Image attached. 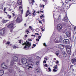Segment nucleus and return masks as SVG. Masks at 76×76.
<instances>
[{
    "label": "nucleus",
    "instance_id": "nucleus-5",
    "mask_svg": "<svg viewBox=\"0 0 76 76\" xmlns=\"http://www.w3.org/2000/svg\"><path fill=\"white\" fill-rule=\"evenodd\" d=\"M5 35V29L2 28L0 30V35Z\"/></svg>",
    "mask_w": 76,
    "mask_h": 76
},
{
    "label": "nucleus",
    "instance_id": "nucleus-34",
    "mask_svg": "<svg viewBox=\"0 0 76 76\" xmlns=\"http://www.w3.org/2000/svg\"><path fill=\"white\" fill-rule=\"evenodd\" d=\"M13 47L14 48H18V47H17L16 46H13Z\"/></svg>",
    "mask_w": 76,
    "mask_h": 76
},
{
    "label": "nucleus",
    "instance_id": "nucleus-49",
    "mask_svg": "<svg viewBox=\"0 0 76 76\" xmlns=\"http://www.w3.org/2000/svg\"><path fill=\"white\" fill-rule=\"evenodd\" d=\"M43 63H46L47 62V61H46L45 60H44V61H43Z\"/></svg>",
    "mask_w": 76,
    "mask_h": 76
},
{
    "label": "nucleus",
    "instance_id": "nucleus-14",
    "mask_svg": "<svg viewBox=\"0 0 76 76\" xmlns=\"http://www.w3.org/2000/svg\"><path fill=\"white\" fill-rule=\"evenodd\" d=\"M13 27V23H11L10 24H9L7 26L8 28H12Z\"/></svg>",
    "mask_w": 76,
    "mask_h": 76
},
{
    "label": "nucleus",
    "instance_id": "nucleus-39",
    "mask_svg": "<svg viewBox=\"0 0 76 76\" xmlns=\"http://www.w3.org/2000/svg\"><path fill=\"white\" fill-rule=\"evenodd\" d=\"M56 56H58V54H59V53H56Z\"/></svg>",
    "mask_w": 76,
    "mask_h": 76
},
{
    "label": "nucleus",
    "instance_id": "nucleus-33",
    "mask_svg": "<svg viewBox=\"0 0 76 76\" xmlns=\"http://www.w3.org/2000/svg\"><path fill=\"white\" fill-rule=\"evenodd\" d=\"M33 68V67H31V66H29V68H27V69H28V70L29 69H32Z\"/></svg>",
    "mask_w": 76,
    "mask_h": 76
},
{
    "label": "nucleus",
    "instance_id": "nucleus-64",
    "mask_svg": "<svg viewBox=\"0 0 76 76\" xmlns=\"http://www.w3.org/2000/svg\"><path fill=\"white\" fill-rule=\"evenodd\" d=\"M42 5H41L39 6V7H42Z\"/></svg>",
    "mask_w": 76,
    "mask_h": 76
},
{
    "label": "nucleus",
    "instance_id": "nucleus-52",
    "mask_svg": "<svg viewBox=\"0 0 76 76\" xmlns=\"http://www.w3.org/2000/svg\"><path fill=\"white\" fill-rule=\"evenodd\" d=\"M29 28L30 29H31V30H32V27H31V26H30Z\"/></svg>",
    "mask_w": 76,
    "mask_h": 76
},
{
    "label": "nucleus",
    "instance_id": "nucleus-30",
    "mask_svg": "<svg viewBox=\"0 0 76 76\" xmlns=\"http://www.w3.org/2000/svg\"><path fill=\"white\" fill-rule=\"evenodd\" d=\"M7 22V20H4L3 21V23H6Z\"/></svg>",
    "mask_w": 76,
    "mask_h": 76
},
{
    "label": "nucleus",
    "instance_id": "nucleus-46",
    "mask_svg": "<svg viewBox=\"0 0 76 76\" xmlns=\"http://www.w3.org/2000/svg\"><path fill=\"white\" fill-rule=\"evenodd\" d=\"M53 68H54V69H57V67H56V66H54V67H53Z\"/></svg>",
    "mask_w": 76,
    "mask_h": 76
},
{
    "label": "nucleus",
    "instance_id": "nucleus-62",
    "mask_svg": "<svg viewBox=\"0 0 76 76\" xmlns=\"http://www.w3.org/2000/svg\"><path fill=\"white\" fill-rule=\"evenodd\" d=\"M39 23H41V24H42V23L40 21H39Z\"/></svg>",
    "mask_w": 76,
    "mask_h": 76
},
{
    "label": "nucleus",
    "instance_id": "nucleus-47",
    "mask_svg": "<svg viewBox=\"0 0 76 76\" xmlns=\"http://www.w3.org/2000/svg\"><path fill=\"white\" fill-rule=\"evenodd\" d=\"M74 31H76V27H74Z\"/></svg>",
    "mask_w": 76,
    "mask_h": 76
},
{
    "label": "nucleus",
    "instance_id": "nucleus-53",
    "mask_svg": "<svg viewBox=\"0 0 76 76\" xmlns=\"http://www.w3.org/2000/svg\"><path fill=\"white\" fill-rule=\"evenodd\" d=\"M48 69L49 70V71H51V68H50V67L48 68Z\"/></svg>",
    "mask_w": 76,
    "mask_h": 76
},
{
    "label": "nucleus",
    "instance_id": "nucleus-60",
    "mask_svg": "<svg viewBox=\"0 0 76 76\" xmlns=\"http://www.w3.org/2000/svg\"><path fill=\"white\" fill-rule=\"evenodd\" d=\"M43 29L42 28H41V29H42V31H44V29Z\"/></svg>",
    "mask_w": 76,
    "mask_h": 76
},
{
    "label": "nucleus",
    "instance_id": "nucleus-42",
    "mask_svg": "<svg viewBox=\"0 0 76 76\" xmlns=\"http://www.w3.org/2000/svg\"><path fill=\"white\" fill-rule=\"evenodd\" d=\"M42 17L43 18H44V15H42V16H40V18H42Z\"/></svg>",
    "mask_w": 76,
    "mask_h": 76
},
{
    "label": "nucleus",
    "instance_id": "nucleus-11",
    "mask_svg": "<svg viewBox=\"0 0 76 76\" xmlns=\"http://www.w3.org/2000/svg\"><path fill=\"white\" fill-rule=\"evenodd\" d=\"M57 27V29L58 31H61V29H62V28H63L62 26L59 25V24L58 25Z\"/></svg>",
    "mask_w": 76,
    "mask_h": 76
},
{
    "label": "nucleus",
    "instance_id": "nucleus-31",
    "mask_svg": "<svg viewBox=\"0 0 76 76\" xmlns=\"http://www.w3.org/2000/svg\"><path fill=\"white\" fill-rule=\"evenodd\" d=\"M71 5H67L66 6V7H67V8H68V9H69V8H70V6Z\"/></svg>",
    "mask_w": 76,
    "mask_h": 76
},
{
    "label": "nucleus",
    "instance_id": "nucleus-35",
    "mask_svg": "<svg viewBox=\"0 0 76 76\" xmlns=\"http://www.w3.org/2000/svg\"><path fill=\"white\" fill-rule=\"evenodd\" d=\"M36 71L37 73H40V69H39V71H38V70H37Z\"/></svg>",
    "mask_w": 76,
    "mask_h": 76
},
{
    "label": "nucleus",
    "instance_id": "nucleus-59",
    "mask_svg": "<svg viewBox=\"0 0 76 76\" xmlns=\"http://www.w3.org/2000/svg\"><path fill=\"white\" fill-rule=\"evenodd\" d=\"M31 36H32V37H35V35H34L33 34H32Z\"/></svg>",
    "mask_w": 76,
    "mask_h": 76
},
{
    "label": "nucleus",
    "instance_id": "nucleus-22",
    "mask_svg": "<svg viewBox=\"0 0 76 76\" xmlns=\"http://www.w3.org/2000/svg\"><path fill=\"white\" fill-rule=\"evenodd\" d=\"M3 4L0 5V10H3Z\"/></svg>",
    "mask_w": 76,
    "mask_h": 76
},
{
    "label": "nucleus",
    "instance_id": "nucleus-58",
    "mask_svg": "<svg viewBox=\"0 0 76 76\" xmlns=\"http://www.w3.org/2000/svg\"><path fill=\"white\" fill-rule=\"evenodd\" d=\"M59 63V62L58 61H56V64H58Z\"/></svg>",
    "mask_w": 76,
    "mask_h": 76
},
{
    "label": "nucleus",
    "instance_id": "nucleus-4",
    "mask_svg": "<svg viewBox=\"0 0 76 76\" xmlns=\"http://www.w3.org/2000/svg\"><path fill=\"white\" fill-rule=\"evenodd\" d=\"M10 66H14V67H15L16 68H17L16 64V62H15L14 60H12L11 61L10 64Z\"/></svg>",
    "mask_w": 76,
    "mask_h": 76
},
{
    "label": "nucleus",
    "instance_id": "nucleus-16",
    "mask_svg": "<svg viewBox=\"0 0 76 76\" xmlns=\"http://www.w3.org/2000/svg\"><path fill=\"white\" fill-rule=\"evenodd\" d=\"M27 60L28 61V62H30L32 60V58L31 57H28L27 58Z\"/></svg>",
    "mask_w": 76,
    "mask_h": 76
},
{
    "label": "nucleus",
    "instance_id": "nucleus-9",
    "mask_svg": "<svg viewBox=\"0 0 76 76\" xmlns=\"http://www.w3.org/2000/svg\"><path fill=\"white\" fill-rule=\"evenodd\" d=\"M22 60V63L23 64H25L26 63V62L27 61V58H22L21 59Z\"/></svg>",
    "mask_w": 76,
    "mask_h": 76
},
{
    "label": "nucleus",
    "instance_id": "nucleus-3",
    "mask_svg": "<svg viewBox=\"0 0 76 76\" xmlns=\"http://www.w3.org/2000/svg\"><path fill=\"white\" fill-rule=\"evenodd\" d=\"M30 62L28 61V60H27V61L26 62L25 64H23L22 65V67L24 69H26V66H28L30 64H29Z\"/></svg>",
    "mask_w": 76,
    "mask_h": 76
},
{
    "label": "nucleus",
    "instance_id": "nucleus-37",
    "mask_svg": "<svg viewBox=\"0 0 76 76\" xmlns=\"http://www.w3.org/2000/svg\"><path fill=\"white\" fill-rule=\"evenodd\" d=\"M39 61H38L37 63H36V64L37 65H38L39 64Z\"/></svg>",
    "mask_w": 76,
    "mask_h": 76
},
{
    "label": "nucleus",
    "instance_id": "nucleus-2",
    "mask_svg": "<svg viewBox=\"0 0 76 76\" xmlns=\"http://www.w3.org/2000/svg\"><path fill=\"white\" fill-rule=\"evenodd\" d=\"M23 45H26L24 48V49L25 48H27V47L28 46V48H29V47L31 46V44L29 42H28V41H27L26 42L22 44Z\"/></svg>",
    "mask_w": 76,
    "mask_h": 76
},
{
    "label": "nucleus",
    "instance_id": "nucleus-15",
    "mask_svg": "<svg viewBox=\"0 0 76 76\" xmlns=\"http://www.w3.org/2000/svg\"><path fill=\"white\" fill-rule=\"evenodd\" d=\"M66 51L68 54H70L71 51V48L70 47H68L66 49Z\"/></svg>",
    "mask_w": 76,
    "mask_h": 76
},
{
    "label": "nucleus",
    "instance_id": "nucleus-55",
    "mask_svg": "<svg viewBox=\"0 0 76 76\" xmlns=\"http://www.w3.org/2000/svg\"><path fill=\"white\" fill-rule=\"evenodd\" d=\"M7 45L8 44V45H9V44H10V42H7Z\"/></svg>",
    "mask_w": 76,
    "mask_h": 76
},
{
    "label": "nucleus",
    "instance_id": "nucleus-7",
    "mask_svg": "<svg viewBox=\"0 0 76 76\" xmlns=\"http://www.w3.org/2000/svg\"><path fill=\"white\" fill-rule=\"evenodd\" d=\"M63 43L64 44H70V41L69 39H65L63 40Z\"/></svg>",
    "mask_w": 76,
    "mask_h": 76
},
{
    "label": "nucleus",
    "instance_id": "nucleus-32",
    "mask_svg": "<svg viewBox=\"0 0 76 76\" xmlns=\"http://www.w3.org/2000/svg\"><path fill=\"white\" fill-rule=\"evenodd\" d=\"M45 60H48V57L46 56L44 58Z\"/></svg>",
    "mask_w": 76,
    "mask_h": 76
},
{
    "label": "nucleus",
    "instance_id": "nucleus-24",
    "mask_svg": "<svg viewBox=\"0 0 76 76\" xmlns=\"http://www.w3.org/2000/svg\"><path fill=\"white\" fill-rule=\"evenodd\" d=\"M18 3L19 4H22V0H18Z\"/></svg>",
    "mask_w": 76,
    "mask_h": 76
},
{
    "label": "nucleus",
    "instance_id": "nucleus-27",
    "mask_svg": "<svg viewBox=\"0 0 76 76\" xmlns=\"http://www.w3.org/2000/svg\"><path fill=\"white\" fill-rule=\"evenodd\" d=\"M36 71H37V70L39 71V70H40V68H39V67H38V66L36 67Z\"/></svg>",
    "mask_w": 76,
    "mask_h": 76
},
{
    "label": "nucleus",
    "instance_id": "nucleus-43",
    "mask_svg": "<svg viewBox=\"0 0 76 76\" xmlns=\"http://www.w3.org/2000/svg\"><path fill=\"white\" fill-rule=\"evenodd\" d=\"M9 71L10 73H12V69H9Z\"/></svg>",
    "mask_w": 76,
    "mask_h": 76
},
{
    "label": "nucleus",
    "instance_id": "nucleus-23",
    "mask_svg": "<svg viewBox=\"0 0 76 76\" xmlns=\"http://www.w3.org/2000/svg\"><path fill=\"white\" fill-rule=\"evenodd\" d=\"M30 64L31 66H34V63L31 61L30 62Z\"/></svg>",
    "mask_w": 76,
    "mask_h": 76
},
{
    "label": "nucleus",
    "instance_id": "nucleus-25",
    "mask_svg": "<svg viewBox=\"0 0 76 76\" xmlns=\"http://www.w3.org/2000/svg\"><path fill=\"white\" fill-rule=\"evenodd\" d=\"M56 9H58V10H59V9H60V10H61V7L57 6L56 7Z\"/></svg>",
    "mask_w": 76,
    "mask_h": 76
},
{
    "label": "nucleus",
    "instance_id": "nucleus-6",
    "mask_svg": "<svg viewBox=\"0 0 76 76\" xmlns=\"http://www.w3.org/2000/svg\"><path fill=\"white\" fill-rule=\"evenodd\" d=\"M19 14L20 15H22V13H23V9H22V7L20 6L19 7Z\"/></svg>",
    "mask_w": 76,
    "mask_h": 76
},
{
    "label": "nucleus",
    "instance_id": "nucleus-1",
    "mask_svg": "<svg viewBox=\"0 0 76 76\" xmlns=\"http://www.w3.org/2000/svg\"><path fill=\"white\" fill-rule=\"evenodd\" d=\"M51 38H53V39H54V42L56 43H58L59 42H61L63 39V37L61 36L59 37V40H58V37H57V36H52L51 37Z\"/></svg>",
    "mask_w": 76,
    "mask_h": 76
},
{
    "label": "nucleus",
    "instance_id": "nucleus-40",
    "mask_svg": "<svg viewBox=\"0 0 76 76\" xmlns=\"http://www.w3.org/2000/svg\"><path fill=\"white\" fill-rule=\"evenodd\" d=\"M31 1H32L31 3L32 4H33V3H34L35 2V1H34V0H31Z\"/></svg>",
    "mask_w": 76,
    "mask_h": 76
},
{
    "label": "nucleus",
    "instance_id": "nucleus-57",
    "mask_svg": "<svg viewBox=\"0 0 76 76\" xmlns=\"http://www.w3.org/2000/svg\"><path fill=\"white\" fill-rule=\"evenodd\" d=\"M36 41H39V39H36Z\"/></svg>",
    "mask_w": 76,
    "mask_h": 76
},
{
    "label": "nucleus",
    "instance_id": "nucleus-44",
    "mask_svg": "<svg viewBox=\"0 0 76 76\" xmlns=\"http://www.w3.org/2000/svg\"><path fill=\"white\" fill-rule=\"evenodd\" d=\"M53 70L54 72H57V70H56L55 69H54Z\"/></svg>",
    "mask_w": 76,
    "mask_h": 76
},
{
    "label": "nucleus",
    "instance_id": "nucleus-63",
    "mask_svg": "<svg viewBox=\"0 0 76 76\" xmlns=\"http://www.w3.org/2000/svg\"><path fill=\"white\" fill-rule=\"evenodd\" d=\"M35 35H39L38 33H35Z\"/></svg>",
    "mask_w": 76,
    "mask_h": 76
},
{
    "label": "nucleus",
    "instance_id": "nucleus-12",
    "mask_svg": "<svg viewBox=\"0 0 76 76\" xmlns=\"http://www.w3.org/2000/svg\"><path fill=\"white\" fill-rule=\"evenodd\" d=\"M63 21H64L65 22H68V18H67V16H65V17L64 18V19L62 20Z\"/></svg>",
    "mask_w": 76,
    "mask_h": 76
},
{
    "label": "nucleus",
    "instance_id": "nucleus-17",
    "mask_svg": "<svg viewBox=\"0 0 76 76\" xmlns=\"http://www.w3.org/2000/svg\"><path fill=\"white\" fill-rule=\"evenodd\" d=\"M63 45H60L58 46V48H61V49H63L64 47H63Z\"/></svg>",
    "mask_w": 76,
    "mask_h": 76
},
{
    "label": "nucleus",
    "instance_id": "nucleus-10",
    "mask_svg": "<svg viewBox=\"0 0 76 76\" xmlns=\"http://www.w3.org/2000/svg\"><path fill=\"white\" fill-rule=\"evenodd\" d=\"M16 19V21L18 23H19L22 21V19L20 18L19 17H17Z\"/></svg>",
    "mask_w": 76,
    "mask_h": 76
},
{
    "label": "nucleus",
    "instance_id": "nucleus-26",
    "mask_svg": "<svg viewBox=\"0 0 76 76\" xmlns=\"http://www.w3.org/2000/svg\"><path fill=\"white\" fill-rule=\"evenodd\" d=\"M7 17L9 19H10L11 18H12V16H11V15H7Z\"/></svg>",
    "mask_w": 76,
    "mask_h": 76
},
{
    "label": "nucleus",
    "instance_id": "nucleus-61",
    "mask_svg": "<svg viewBox=\"0 0 76 76\" xmlns=\"http://www.w3.org/2000/svg\"><path fill=\"white\" fill-rule=\"evenodd\" d=\"M21 41H22L21 40H20L19 41V43H20V44H21Z\"/></svg>",
    "mask_w": 76,
    "mask_h": 76
},
{
    "label": "nucleus",
    "instance_id": "nucleus-18",
    "mask_svg": "<svg viewBox=\"0 0 76 76\" xmlns=\"http://www.w3.org/2000/svg\"><path fill=\"white\" fill-rule=\"evenodd\" d=\"M4 73V71L3 70L1 69L0 71V76H2Z\"/></svg>",
    "mask_w": 76,
    "mask_h": 76
},
{
    "label": "nucleus",
    "instance_id": "nucleus-54",
    "mask_svg": "<svg viewBox=\"0 0 76 76\" xmlns=\"http://www.w3.org/2000/svg\"><path fill=\"white\" fill-rule=\"evenodd\" d=\"M38 38L39 39H40L41 38V36H40L38 37Z\"/></svg>",
    "mask_w": 76,
    "mask_h": 76
},
{
    "label": "nucleus",
    "instance_id": "nucleus-8",
    "mask_svg": "<svg viewBox=\"0 0 76 76\" xmlns=\"http://www.w3.org/2000/svg\"><path fill=\"white\" fill-rule=\"evenodd\" d=\"M1 66L4 69H7V66L4 63H2L1 64Z\"/></svg>",
    "mask_w": 76,
    "mask_h": 76
},
{
    "label": "nucleus",
    "instance_id": "nucleus-48",
    "mask_svg": "<svg viewBox=\"0 0 76 76\" xmlns=\"http://www.w3.org/2000/svg\"><path fill=\"white\" fill-rule=\"evenodd\" d=\"M12 15L13 16H14L15 15V12H14L12 13Z\"/></svg>",
    "mask_w": 76,
    "mask_h": 76
},
{
    "label": "nucleus",
    "instance_id": "nucleus-56",
    "mask_svg": "<svg viewBox=\"0 0 76 76\" xmlns=\"http://www.w3.org/2000/svg\"><path fill=\"white\" fill-rule=\"evenodd\" d=\"M33 46H34V47H36V45L34 44L33 45Z\"/></svg>",
    "mask_w": 76,
    "mask_h": 76
},
{
    "label": "nucleus",
    "instance_id": "nucleus-50",
    "mask_svg": "<svg viewBox=\"0 0 76 76\" xmlns=\"http://www.w3.org/2000/svg\"><path fill=\"white\" fill-rule=\"evenodd\" d=\"M43 1H44L46 3L47 1V0H42Z\"/></svg>",
    "mask_w": 76,
    "mask_h": 76
},
{
    "label": "nucleus",
    "instance_id": "nucleus-29",
    "mask_svg": "<svg viewBox=\"0 0 76 76\" xmlns=\"http://www.w3.org/2000/svg\"><path fill=\"white\" fill-rule=\"evenodd\" d=\"M60 15H59L58 18V20H61V18Z\"/></svg>",
    "mask_w": 76,
    "mask_h": 76
},
{
    "label": "nucleus",
    "instance_id": "nucleus-36",
    "mask_svg": "<svg viewBox=\"0 0 76 76\" xmlns=\"http://www.w3.org/2000/svg\"><path fill=\"white\" fill-rule=\"evenodd\" d=\"M17 69L18 70H17L18 72H20V70L19 69V68H18Z\"/></svg>",
    "mask_w": 76,
    "mask_h": 76
},
{
    "label": "nucleus",
    "instance_id": "nucleus-45",
    "mask_svg": "<svg viewBox=\"0 0 76 76\" xmlns=\"http://www.w3.org/2000/svg\"><path fill=\"white\" fill-rule=\"evenodd\" d=\"M44 66L45 67H48V66H47V64H45Z\"/></svg>",
    "mask_w": 76,
    "mask_h": 76
},
{
    "label": "nucleus",
    "instance_id": "nucleus-20",
    "mask_svg": "<svg viewBox=\"0 0 76 76\" xmlns=\"http://www.w3.org/2000/svg\"><path fill=\"white\" fill-rule=\"evenodd\" d=\"M72 63L73 64H74L75 63H76V59L75 58H73L72 59Z\"/></svg>",
    "mask_w": 76,
    "mask_h": 76
},
{
    "label": "nucleus",
    "instance_id": "nucleus-21",
    "mask_svg": "<svg viewBox=\"0 0 76 76\" xmlns=\"http://www.w3.org/2000/svg\"><path fill=\"white\" fill-rule=\"evenodd\" d=\"M30 14H31V13H30V12H29V10H28L26 14V17H27Z\"/></svg>",
    "mask_w": 76,
    "mask_h": 76
},
{
    "label": "nucleus",
    "instance_id": "nucleus-13",
    "mask_svg": "<svg viewBox=\"0 0 76 76\" xmlns=\"http://www.w3.org/2000/svg\"><path fill=\"white\" fill-rule=\"evenodd\" d=\"M66 34L68 37H70L71 35V32L70 31H68L66 32Z\"/></svg>",
    "mask_w": 76,
    "mask_h": 76
},
{
    "label": "nucleus",
    "instance_id": "nucleus-28",
    "mask_svg": "<svg viewBox=\"0 0 76 76\" xmlns=\"http://www.w3.org/2000/svg\"><path fill=\"white\" fill-rule=\"evenodd\" d=\"M63 56L64 57H66V56H67V54H66V53H64L63 54Z\"/></svg>",
    "mask_w": 76,
    "mask_h": 76
},
{
    "label": "nucleus",
    "instance_id": "nucleus-51",
    "mask_svg": "<svg viewBox=\"0 0 76 76\" xmlns=\"http://www.w3.org/2000/svg\"><path fill=\"white\" fill-rule=\"evenodd\" d=\"M36 58H37V59H39V57L38 56H37Z\"/></svg>",
    "mask_w": 76,
    "mask_h": 76
},
{
    "label": "nucleus",
    "instance_id": "nucleus-19",
    "mask_svg": "<svg viewBox=\"0 0 76 76\" xmlns=\"http://www.w3.org/2000/svg\"><path fill=\"white\" fill-rule=\"evenodd\" d=\"M13 59L14 61H17L18 60V58L17 56H14L13 57Z\"/></svg>",
    "mask_w": 76,
    "mask_h": 76
},
{
    "label": "nucleus",
    "instance_id": "nucleus-41",
    "mask_svg": "<svg viewBox=\"0 0 76 76\" xmlns=\"http://www.w3.org/2000/svg\"><path fill=\"white\" fill-rule=\"evenodd\" d=\"M43 44L44 46H45V47H47V45H46V44H45V43H43Z\"/></svg>",
    "mask_w": 76,
    "mask_h": 76
},
{
    "label": "nucleus",
    "instance_id": "nucleus-38",
    "mask_svg": "<svg viewBox=\"0 0 76 76\" xmlns=\"http://www.w3.org/2000/svg\"><path fill=\"white\" fill-rule=\"evenodd\" d=\"M35 11H34V12L33 13V16H35Z\"/></svg>",
    "mask_w": 76,
    "mask_h": 76
}]
</instances>
